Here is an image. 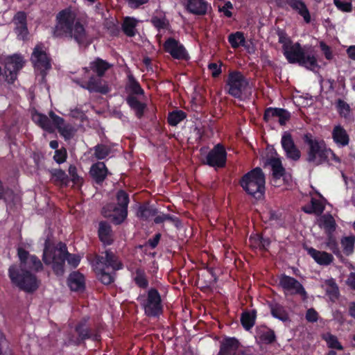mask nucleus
<instances>
[{"mask_svg": "<svg viewBox=\"0 0 355 355\" xmlns=\"http://www.w3.org/2000/svg\"><path fill=\"white\" fill-rule=\"evenodd\" d=\"M94 155L98 159H104L112 152V145L98 144L93 148Z\"/></svg>", "mask_w": 355, "mask_h": 355, "instance_id": "obj_35", "label": "nucleus"}, {"mask_svg": "<svg viewBox=\"0 0 355 355\" xmlns=\"http://www.w3.org/2000/svg\"><path fill=\"white\" fill-rule=\"evenodd\" d=\"M282 146L284 150H287L288 148H292L295 146V142L289 132H284L281 139Z\"/></svg>", "mask_w": 355, "mask_h": 355, "instance_id": "obj_52", "label": "nucleus"}, {"mask_svg": "<svg viewBox=\"0 0 355 355\" xmlns=\"http://www.w3.org/2000/svg\"><path fill=\"white\" fill-rule=\"evenodd\" d=\"M249 87V81L239 71H230L225 80L224 90L230 96L241 100Z\"/></svg>", "mask_w": 355, "mask_h": 355, "instance_id": "obj_9", "label": "nucleus"}, {"mask_svg": "<svg viewBox=\"0 0 355 355\" xmlns=\"http://www.w3.org/2000/svg\"><path fill=\"white\" fill-rule=\"evenodd\" d=\"M67 254V245L59 242L55 246H45L43 252L42 260L46 265H51L53 273L61 277L65 272V262Z\"/></svg>", "mask_w": 355, "mask_h": 355, "instance_id": "obj_5", "label": "nucleus"}, {"mask_svg": "<svg viewBox=\"0 0 355 355\" xmlns=\"http://www.w3.org/2000/svg\"><path fill=\"white\" fill-rule=\"evenodd\" d=\"M89 174L96 184L101 185L110 173L104 162H98L92 165Z\"/></svg>", "mask_w": 355, "mask_h": 355, "instance_id": "obj_18", "label": "nucleus"}, {"mask_svg": "<svg viewBox=\"0 0 355 355\" xmlns=\"http://www.w3.org/2000/svg\"><path fill=\"white\" fill-rule=\"evenodd\" d=\"M239 342L234 337H228L224 338L223 342L220 343V346L223 351H225L227 354L231 352L236 351L239 347Z\"/></svg>", "mask_w": 355, "mask_h": 355, "instance_id": "obj_43", "label": "nucleus"}, {"mask_svg": "<svg viewBox=\"0 0 355 355\" xmlns=\"http://www.w3.org/2000/svg\"><path fill=\"white\" fill-rule=\"evenodd\" d=\"M272 3H274L276 6L279 8L284 9L285 10H292L299 15V9L294 4L293 0H270Z\"/></svg>", "mask_w": 355, "mask_h": 355, "instance_id": "obj_47", "label": "nucleus"}, {"mask_svg": "<svg viewBox=\"0 0 355 355\" xmlns=\"http://www.w3.org/2000/svg\"><path fill=\"white\" fill-rule=\"evenodd\" d=\"M14 31L18 40L25 41L28 39V30L27 24L15 25Z\"/></svg>", "mask_w": 355, "mask_h": 355, "instance_id": "obj_53", "label": "nucleus"}, {"mask_svg": "<svg viewBox=\"0 0 355 355\" xmlns=\"http://www.w3.org/2000/svg\"><path fill=\"white\" fill-rule=\"evenodd\" d=\"M67 284L73 291H83L85 288V277L78 271L73 272L68 277Z\"/></svg>", "mask_w": 355, "mask_h": 355, "instance_id": "obj_25", "label": "nucleus"}, {"mask_svg": "<svg viewBox=\"0 0 355 355\" xmlns=\"http://www.w3.org/2000/svg\"><path fill=\"white\" fill-rule=\"evenodd\" d=\"M303 141L308 146L306 160L316 166L329 161V152L331 148L327 147L322 139H317L311 133H306L302 137Z\"/></svg>", "mask_w": 355, "mask_h": 355, "instance_id": "obj_4", "label": "nucleus"}, {"mask_svg": "<svg viewBox=\"0 0 355 355\" xmlns=\"http://www.w3.org/2000/svg\"><path fill=\"white\" fill-rule=\"evenodd\" d=\"M133 281L139 288L142 289H146L149 284L145 270L141 268H137L135 270V276Z\"/></svg>", "mask_w": 355, "mask_h": 355, "instance_id": "obj_40", "label": "nucleus"}, {"mask_svg": "<svg viewBox=\"0 0 355 355\" xmlns=\"http://www.w3.org/2000/svg\"><path fill=\"white\" fill-rule=\"evenodd\" d=\"M163 49L166 53L175 60L187 61L190 59V56L180 42L173 37H168L163 44Z\"/></svg>", "mask_w": 355, "mask_h": 355, "instance_id": "obj_13", "label": "nucleus"}, {"mask_svg": "<svg viewBox=\"0 0 355 355\" xmlns=\"http://www.w3.org/2000/svg\"><path fill=\"white\" fill-rule=\"evenodd\" d=\"M277 35L279 43L282 44V52L284 51L285 46L289 47L294 44L284 30L278 28Z\"/></svg>", "mask_w": 355, "mask_h": 355, "instance_id": "obj_50", "label": "nucleus"}, {"mask_svg": "<svg viewBox=\"0 0 355 355\" xmlns=\"http://www.w3.org/2000/svg\"><path fill=\"white\" fill-rule=\"evenodd\" d=\"M257 336L259 341L265 345H270L276 341V335L275 331L266 327L258 328Z\"/></svg>", "mask_w": 355, "mask_h": 355, "instance_id": "obj_29", "label": "nucleus"}, {"mask_svg": "<svg viewBox=\"0 0 355 355\" xmlns=\"http://www.w3.org/2000/svg\"><path fill=\"white\" fill-rule=\"evenodd\" d=\"M89 317L85 316L82 318L76 324L74 330L77 334V338L74 340L76 345H80L85 343L87 340H92L94 342L101 340V331L98 327L92 328L88 322Z\"/></svg>", "mask_w": 355, "mask_h": 355, "instance_id": "obj_11", "label": "nucleus"}, {"mask_svg": "<svg viewBox=\"0 0 355 355\" xmlns=\"http://www.w3.org/2000/svg\"><path fill=\"white\" fill-rule=\"evenodd\" d=\"M305 318L309 322H315L318 320V313L313 308H310L306 311Z\"/></svg>", "mask_w": 355, "mask_h": 355, "instance_id": "obj_64", "label": "nucleus"}, {"mask_svg": "<svg viewBox=\"0 0 355 355\" xmlns=\"http://www.w3.org/2000/svg\"><path fill=\"white\" fill-rule=\"evenodd\" d=\"M53 179L55 182L67 185L69 182L67 174L60 168H55L51 171Z\"/></svg>", "mask_w": 355, "mask_h": 355, "instance_id": "obj_49", "label": "nucleus"}, {"mask_svg": "<svg viewBox=\"0 0 355 355\" xmlns=\"http://www.w3.org/2000/svg\"><path fill=\"white\" fill-rule=\"evenodd\" d=\"M67 157V150L64 148H62L60 149L56 150L55 151V155L53 156V159L58 164L64 163Z\"/></svg>", "mask_w": 355, "mask_h": 355, "instance_id": "obj_60", "label": "nucleus"}, {"mask_svg": "<svg viewBox=\"0 0 355 355\" xmlns=\"http://www.w3.org/2000/svg\"><path fill=\"white\" fill-rule=\"evenodd\" d=\"M228 42L233 49H237L239 46H243L245 43V38L242 32H236L231 33L228 36Z\"/></svg>", "mask_w": 355, "mask_h": 355, "instance_id": "obj_44", "label": "nucleus"}, {"mask_svg": "<svg viewBox=\"0 0 355 355\" xmlns=\"http://www.w3.org/2000/svg\"><path fill=\"white\" fill-rule=\"evenodd\" d=\"M279 285L284 290L292 291L293 294L300 295L306 298L307 293L303 285L295 278L282 274L279 277Z\"/></svg>", "mask_w": 355, "mask_h": 355, "instance_id": "obj_16", "label": "nucleus"}, {"mask_svg": "<svg viewBox=\"0 0 355 355\" xmlns=\"http://www.w3.org/2000/svg\"><path fill=\"white\" fill-rule=\"evenodd\" d=\"M137 21L130 17H126L122 24V31L128 37H134L136 35V26Z\"/></svg>", "mask_w": 355, "mask_h": 355, "instance_id": "obj_36", "label": "nucleus"}, {"mask_svg": "<svg viewBox=\"0 0 355 355\" xmlns=\"http://www.w3.org/2000/svg\"><path fill=\"white\" fill-rule=\"evenodd\" d=\"M320 226L324 230L326 234H333L336 229V220L331 214L323 215L320 218Z\"/></svg>", "mask_w": 355, "mask_h": 355, "instance_id": "obj_33", "label": "nucleus"}, {"mask_svg": "<svg viewBox=\"0 0 355 355\" xmlns=\"http://www.w3.org/2000/svg\"><path fill=\"white\" fill-rule=\"evenodd\" d=\"M30 268L36 272L43 269V265L40 259L35 255H31L29 257Z\"/></svg>", "mask_w": 355, "mask_h": 355, "instance_id": "obj_58", "label": "nucleus"}, {"mask_svg": "<svg viewBox=\"0 0 355 355\" xmlns=\"http://www.w3.org/2000/svg\"><path fill=\"white\" fill-rule=\"evenodd\" d=\"M150 21L153 26L157 29V31L166 29L169 26V21L166 18L164 14H163V15L161 17L153 16Z\"/></svg>", "mask_w": 355, "mask_h": 355, "instance_id": "obj_48", "label": "nucleus"}, {"mask_svg": "<svg viewBox=\"0 0 355 355\" xmlns=\"http://www.w3.org/2000/svg\"><path fill=\"white\" fill-rule=\"evenodd\" d=\"M24 67L23 58L19 55H13L9 57L5 66L6 81L9 84H12L17 78L18 72Z\"/></svg>", "mask_w": 355, "mask_h": 355, "instance_id": "obj_15", "label": "nucleus"}, {"mask_svg": "<svg viewBox=\"0 0 355 355\" xmlns=\"http://www.w3.org/2000/svg\"><path fill=\"white\" fill-rule=\"evenodd\" d=\"M270 313L275 318H277L282 322H287L289 320V315L285 307L282 304L277 302H271L269 304Z\"/></svg>", "mask_w": 355, "mask_h": 355, "instance_id": "obj_30", "label": "nucleus"}, {"mask_svg": "<svg viewBox=\"0 0 355 355\" xmlns=\"http://www.w3.org/2000/svg\"><path fill=\"white\" fill-rule=\"evenodd\" d=\"M89 92H98L102 94H107L110 89L107 84H103L102 77L91 76L86 85Z\"/></svg>", "mask_w": 355, "mask_h": 355, "instance_id": "obj_22", "label": "nucleus"}, {"mask_svg": "<svg viewBox=\"0 0 355 355\" xmlns=\"http://www.w3.org/2000/svg\"><path fill=\"white\" fill-rule=\"evenodd\" d=\"M87 259L97 279L105 286L114 283L117 277L116 272L124 267L119 256L111 248L89 254Z\"/></svg>", "mask_w": 355, "mask_h": 355, "instance_id": "obj_1", "label": "nucleus"}, {"mask_svg": "<svg viewBox=\"0 0 355 355\" xmlns=\"http://www.w3.org/2000/svg\"><path fill=\"white\" fill-rule=\"evenodd\" d=\"M8 276L13 284L26 293H32L39 288L40 281L37 277L24 268H19L15 265L10 266Z\"/></svg>", "mask_w": 355, "mask_h": 355, "instance_id": "obj_7", "label": "nucleus"}, {"mask_svg": "<svg viewBox=\"0 0 355 355\" xmlns=\"http://www.w3.org/2000/svg\"><path fill=\"white\" fill-rule=\"evenodd\" d=\"M111 67L112 64L106 60L96 58L94 60L90 62L89 67H84L83 70L85 73L92 71L93 73H96L97 76L103 77L105 72L111 68Z\"/></svg>", "mask_w": 355, "mask_h": 355, "instance_id": "obj_19", "label": "nucleus"}, {"mask_svg": "<svg viewBox=\"0 0 355 355\" xmlns=\"http://www.w3.org/2000/svg\"><path fill=\"white\" fill-rule=\"evenodd\" d=\"M33 120L44 130L50 133L53 132V128L51 120L47 117L46 115L41 113H37L33 115Z\"/></svg>", "mask_w": 355, "mask_h": 355, "instance_id": "obj_34", "label": "nucleus"}, {"mask_svg": "<svg viewBox=\"0 0 355 355\" xmlns=\"http://www.w3.org/2000/svg\"><path fill=\"white\" fill-rule=\"evenodd\" d=\"M306 251L308 254L320 266H329L334 261L333 255L325 251H319L312 247L307 248Z\"/></svg>", "mask_w": 355, "mask_h": 355, "instance_id": "obj_21", "label": "nucleus"}, {"mask_svg": "<svg viewBox=\"0 0 355 355\" xmlns=\"http://www.w3.org/2000/svg\"><path fill=\"white\" fill-rule=\"evenodd\" d=\"M275 117H278L279 124L284 125L290 119L291 114L284 108L270 107L265 110L263 116L265 122L268 123Z\"/></svg>", "mask_w": 355, "mask_h": 355, "instance_id": "obj_17", "label": "nucleus"}, {"mask_svg": "<svg viewBox=\"0 0 355 355\" xmlns=\"http://www.w3.org/2000/svg\"><path fill=\"white\" fill-rule=\"evenodd\" d=\"M101 213L105 218L110 220L116 225L123 223L128 217V211L123 210L115 202H110L104 205Z\"/></svg>", "mask_w": 355, "mask_h": 355, "instance_id": "obj_14", "label": "nucleus"}, {"mask_svg": "<svg viewBox=\"0 0 355 355\" xmlns=\"http://www.w3.org/2000/svg\"><path fill=\"white\" fill-rule=\"evenodd\" d=\"M284 151L286 153V157L293 161L299 160L301 157V152L296 146L292 148H288Z\"/></svg>", "mask_w": 355, "mask_h": 355, "instance_id": "obj_59", "label": "nucleus"}, {"mask_svg": "<svg viewBox=\"0 0 355 355\" xmlns=\"http://www.w3.org/2000/svg\"><path fill=\"white\" fill-rule=\"evenodd\" d=\"M332 139L338 147H345L349 143V136L340 125H336L333 128Z\"/></svg>", "mask_w": 355, "mask_h": 355, "instance_id": "obj_23", "label": "nucleus"}, {"mask_svg": "<svg viewBox=\"0 0 355 355\" xmlns=\"http://www.w3.org/2000/svg\"><path fill=\"white\" fill-rule=\"evenodd\" d=\"M15 25L27 24V15L24 11L17 12L13 18Z\"/></svg>", "mask_w": 355, "mask_h": 355, "instance_id": "obj_61", "label": "nucleus"}, {"mask_svg": "<svg viewBox=\"0 0 355 355\" xmlns=\"http://www.w3.org/2000/svg\"><path fill=\"white\" fill-rule=\"evenodd\" d=\"M340 243L343 248V253L346 256H350L354 253L355 248V236H348L341 239Z\"/></svg>", "mask_w": 355, "mask_h": 355, "instance_id": "obj_39", "label": "nucleus"}, {"mask_svg": "<svg viewBox=\"0 0 355 355\" xmlns=\"http://www.w3.org/2000/svg\"><path fill=\"white\" fill-rule=\"evenodd\" d=\"M302 211L309 214L320 215L324 209V206L320 202V200L312 198L311 200L310 205H306L302 208Z\"/></svg>", "mask_w": 355, "mask_h": 355, "instance_id": "obj_32", "label": "nucleus"}, {"mask_svg": "<svg viewBox=\"0 0 355 355\" xmlns=\"http://www.w3.org/2000/svg\"><path fill=\"white\" fill-rule=\"evenodd\" d=\"M239 185L256 200H261L265 197L266 176L260 167H255L244 174L239 180Z\"/></svg>", "mask_w": 355, "mask_h": 355, "instance_id": "obj_3", "label": "nucleus"}, {"mask_svg": "<svg viewBox=\"0 0 355 355\" xmlns=\"http://www.w3.org/2000/svg\"><path fill=\"white\" fill-rule=\"evenodd\" d=\"M66 257V261L73 268H76L80 264L81 257L78 254L69 253L67 249Z\"/></svg>", "mask_w": 355, "mask_h": 355, "instance_id": "obj_56", "label": "nucleus"}, {"mask_svg": "<svg viewBox=\"0 0 355 355\" xmlns=\"http://www.w3.org/2000/svg\"><path fill=\"white\" fill-rule=\"evenodd\" d=\"M59 133L66 139H70L73 137V128L70 124L63 125L58 130Z\"/></svg>", "mask_w": 355, "mask_h": 355, "instance_id": "obj_57", "label": "nucleus"}, {"mask_svg": "<svg viewBox=\"0 0 355 355\" xmlns=\"http://www.w3.org/2000/svg\"><path fill=\"white\" fill-rule=\"evenodd\" d=\"M157 213L158 211L156 208L150 206L148 203H144L139 206L136 215L140 220L148 221Z\"/></svg>", "mask_w": 355, "mask_h": 355, "instance_id": "obj_27", "label": "nucleus"}, {"mask_svg": "<svg viewBox=\"0 0 355 355\" xmlns=\"http://www.w3.org/2000/svg\"><path fill=\"white\" fill-rule=\"evenodd\" d=\"M98 236L105 247L112 245L114 242L112 227L106 221H101L99 223Z\"/></svg>", "mask_w": 355, "mask_h": 355, "instance_id": "obj_20", "label": "nucleus"}, {"mask_svg": "<svg viewBox=\"0 0 355 355\" xmlns=\"http://www.w3.org/2000/svg\"><path fill=\"white\" fill-rule=\"evenodd\" d=\"M336 107L338 112L342 117L348 118L350 114V107L345 101L340 98L338 99Z\"/></svg>", "mask_w": 355, "mask_h": 355, "instance_id": "obj_51", "label": "nucleus"}, {"mask_svg": "<svg viewBox=\"0 0 355 355\" xmlns=\"http://www.w3.org/2000/svg\"><path fill=\"white\" fill-rule=\"evenodd\" d=\"M325 244L326 247L338 259H341L343 258V254L340 250L338 243L334 236V233L327 234Z\"/></svg>", "mask_w": 355, "mask_h": 355, "instance_id": "obj_38", "label": "nucleus"}, {"mask_svg": "<svg viewBox=\"0 0 355 355\" xmlns=\"http://www.w3.org/2000/svg\"><path fill=\"white\" fill-rule=\"evenodd\" d=\"M334 3L338 10L343 12H351L353 10L352 4L349 1L334 0Z\"/></svg>", "mask_w": 355, "mask_h": 355, "instance_id": "obj_54", "label": "nucleus"}, {"mask_svg": "<svg viewBox=\"0 0 355 355\" xmlns=\"http://www.w3.org/2000/svg\"><path fill=\"white\" fill-rule=\"evenodd\" d=\"M208 3L205 0H187L186 8L190 13L205 15L207 12Z\"/></svg>", "mask_w": 355, "mask_h": 355, "instance_id": "obj_24", "label": "nucleus"}, {"mask_svg": "<svg viewBox=\"0 0 355 355\" xmlns=\"http://www.w3.org/2000/svg\"><path fill=\"white\" fill-rule=\"evenodd\" d=\"M322 338L326 342L329 348L337 350L343 349V346L338 341V338L335 335L328 332L323 334Z\"/></svg>", "mask_w": 355, "mask_h": 355, "instance_id": "obj_42", "label": "nucleus"}, {"mask_svg": "<svg viewBox=\"0 0 355 355\" xmlns=\"http://www.w3.org/2000/svg\"><path fill=\"white\" fill-rule=\"evenodd\" d=\"M294 4L299 9V15L301 16L304 22L309 24L311 21L310 11L304 0H293Z\"/></svg>", "mask_w": 355, "mask_h": 355, "instance_id": "obj_41", "label": "nucleus"}, {"mask_svg": "<svg viewBox=\"0 0 355 355\" xmlns=\"http://www.w3.org/2000/svg\"><path fill=\"white\" fill-rule=\"evenodd\" d=\"M256 318V310L253 309L252 311H243L241 315V323L245 330L249 331L254 325Z\"/></svg>", "mask_w": 355, "mask_h": 355, "instance_id": "obj_31", "label": "nucleus"}, {"mask_svg": "<svg viewBox=\"0 0 355 355\" xmlns=\"http://www.w3.org/2000/svg\"><path fill=\"white\" fill-rule=\"evenodd\" d=\"M130 198L128 193L123 189H119L116 193V202L117 206L122 208L123 210L128 211Z\"/></svg>", "mask_w": 355, "mask_h": 355, "instance_id": "obj_45", "label": "nucleus"}, {"mask_svg": "<svg viewBox=\"0 0 355 355\" xmlns=\"http://www.w3.org/2000/svg\"><path fill=\"white\" fill-rule=\"evenodd\" d=\"M140 302L145 314L148 317H159L163 313V305L160 293L157 289L150 288L146 295H139Z\"/></svg>", "mask_w": 355, "mask_h": 355, "instance_id": "obj_10", "label": "nucleus"}, {"mask_svg": "<svg viewBox=\"0 0 355 355\" xmlns=\"http://www.w3.org/2000/svg\"><path fill=\"white\" fill-rule=\"evenodd\" d=\"M283 54L290 64H298L311 71L319 67L315 55H306L299 42H295L289 47L285 46Z\"/></svg>", "mask_w": 355, "mask_h": 355, "instance_id": "obj_6", "label": "nucleus"}, {"mask_svg": "<svg viewBox=\"0 0 355 355\" xmlns=\"http://www.w3.org/2000/svg\"><path fill=\"white\" fill-rule=\"evenodd\" d=\"M53 37L73 39L79 45L87 42L88 34L85 26L71 8L60 10L56 15V24L53 28Z\"/></svg>", "mask_w": 355, "mask_h": 355, "instance_id": "obj_2", "label": "nucleus"}, {"mask_svg": "<svg viewBox=\"0 0 355 355\" xmlns=\"http://www.w3.org/2000/svg\"><path fill=\"white\" fill-rule=\"evenodd\" d=\"M187 116L185 112L182 110H175L168 114L167 122L171 126H176L184 121Z\"/></svg>", "mask_w": 355, "mask_h": 355, "instance_id": "obj_37", "label": "nucleus"}, {"mask_svg": "<svg viewBox=\"0 0 355 355\" xmlns=\"http://www.w3.org/2000/svg\"><path fill=\"white\" fill-rule=\"evenodd\" d=\"M17 254L21 262L20 268H23L26 266L28 259H29V253L26 250L19 248L17 250Z\"/></svg>", "mask_w": 355, "mask_h": 355, "instance_id": "obj_62", "label": "nucleus"}, {"mask_svg": "<svg viewBox=\"0 0 355 355\" xmlns=\"http://www.w3.org/2000/svg\"><path fill=\"white\" fill-rule=\"evenodd\" d=\"M69 174L71 178V180L76 185H82L83 183V179L78 175L77 173V168L74 165H70L69 167Z\"/></svg>", "mask_w": 355, "mask_h": 355, "instance_id": "obj_55", "label": "nucleus"}, {"mask_svg": "<svg viewBox=\"0 0 355 355\" xmlns=\"http://www.w3.org/2000/svg\"><path fill=\"white\" fill-rule=\"evenodd\" d=\"M268 164L271 166L272 178L279 180L286 175V169L283 166L282 161L279 158L271 157L267 162Z\"/></svg>", "mask_w": 355, "mask_h": 355, "instance_id": "obj_28", "label": "nucleus"}, {"mask_svg": "<svg viewBox=\"0 0 355 355\" xmlns=\"http://www.w3.org/2000/svg\"><path fill=\"white\" fill-rule=\"evenodd\" d=\"M32 57L35 59L37 64L45 69L51 67L50 60L46 52L43 50L41 44H37L33 49Z\"/></svg>", "mask_w": 355, "mask_h": 355, "instance_id": "obj_26", "label": "nucleus"}, {"mask_svg": "<svg viewBox=\"0 0 355 355\" xmlns=\"http://www.w3.org/2000/svg\"><path fill=\"white\" fill-rule=\"evenodd\" d=\"M227 157V153L224 145L218 143L209 151L203 163L211 167L222 168L226 166Z\"/></svg>", "mask_w": 355, "mask_h": 355, "instance_id": "obj_12", "label": "nucleus"}, {"mask_svg": "<svg viewBox=\"0 0 355 355\" xmlns=\"http://www.w3.org/2000/svg\"><path fill=\"white\" fill-rule=\"evenodd\" d=\"M327 288L326 293L329 297V298L334 301L335 300L338 299L340 293L338 286L333 279H329L326 282Z\"/></svg>", "mask_w": 355, "mask_h": 355, "instance_id": "obj_46", "label": "nucleus"}, {"mask_svg": "<svg viewBox=\"0 0 355 355\" xmlns=\"http://www.w3.org/2000/svg\"><path fill=\"white\" fill-rule=\"evenodd\" d=\"M125 91L128 94L125 98L127 104L131 110H134L135 116L139 119H141L144 115L146 104L139 101L136 96L144 95V90L141 87L139 81L132 74L128 76Z\"/></svg>", "mask_w": 355, "mask_h": 355, "instance_id": "obj_8", "label": "nucleus"}, {"mask_svg": "<svg viewBox=\"0 0 355 355\" xmlns=\"http://www.w3.org/2000/svg\"><path fill=\"white\" fill-rule=\"evenodd\" d=\"M320 48L327 60H331L333 59L334 55L332 50L331 47L328 46L324 42H320Z\"/></svg>", "mask_w": 355, "mask_h": 355, "instance_id": "obj_63", "label": "nucleus"}]
</instances>
